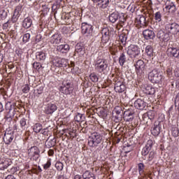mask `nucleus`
Returning a JSON list of instances; mask_svg holds the SVG:
<instances>
[{"mask_svg":"<svg viewBox=\"0 0 179 179\" xmlns=\"http://www.w3.org/2000/svg\"><path fill=\"white\" fill-rule=\"evenodd\" d=\"M155 145V141L150 139L147 141L145 147H143L141 155L143 160L146 162H152L156 156V152L153 150V145Z\"/></svg>","mask_w":179,"mask_h":179,"instance_id":"1","label":"nucleus"},{"mask_svg":"<svg viewBox=\"0 0 179 179\" xmlns=\"http://www.w3.org/2000/svg\"><path fill=\"white\" fill-rule=\"evenodd\" d=\"M148 79L152 83H159L160 85L166 83V79L163 76V72L157 69H154L148 74Z\"/></svg>","mask_w":179,"mask_h":179,"instance_id":"2","label":"nucleus"},{"mask_svg":"<svg viewBox=\"0 0 179 179\" xmlns=\"http://www.w3.org/2000/svg\"><path fill=\"white\" fill-rule=\"evenodd\" d=\"M103 141V136L100 133H92L88 138V145L90 148H96Z\"/></svg>","mask_w":179,"mask_h":179,"instance_id":"3","label":"nucleus"},{"mask_svg":"<svg viewBox=\"0 0 179 179\" xmlns=\"http://www.w3.org/2000/svg\"><path fill=\"white\" fill-rule=\"evenodd\" d=\"M59 90L63 94H71L73 92V84L70 80H64L59 87Z\"/></svg>","mask_w":179,"mask_h":179,"instance_id":"4","label":"nucleus"},{"mask_svg":"<svg viewBox=\"0 0 179 179\" xmlns=\"http://www.w3.org/2000/svg\"><path fill=\"white\" fill-rule=\"evenodd\" d=\"M27 155L31 162H37L40 158V148L37 146H32L28 149Z\"/></svg>","mask_w":179,"mask_h":179,"instance_id":"5","label":"nucleus"},{"mask_svg":"<svg viewBox=\"0 0 179 179\" xmlns=\"http://www.w3.org/2000/svg\"><path fill=\"white\" fill-rule=\"evenodd\" d=\"M127 55L134 61L141 55V48L138 45H130L127 49Z\"/></svg>","mask_w":179,"mask_h":179,"instance_id":"6","label":"nucleus"},{"mask_svg":"<svg viewBox=\"0 0 179 179\" xmlns=\"http://www.w3.org/2000/svg\"><path fill=\"white\" fill-rule=\"evenodd\" d=\"M14 108H15V106L12 105V102L8 101L6 103V114L4 118L5 120H6V121H8V122H10V121L13 120V117H15Z\"/></svg>","mask_w":179,"mask_h":179,"instance_id":"7","label":"nucleus"},{"mask_svg":"<svg viewBox=\"0 0 179 179\" xmlns=\"http://www.w3.org/2000/svg\"><path fill=\"white\" fill-rule=\"evenodd\" d=\"M108 68V63L106 59H99L96 60L95 63V69L99 73H103L105 71H107Z\"/></svg>","mask_w":179,"mask_h":179,"instance_id":"8","label":"nucleus"},{"mask_svg":"<svg viewBox=\"0 0 179 179\" xmlns=\"http://www.w3.org/2000/svg\"><path fill=\"white\" fill-rule=\"evenodd\" d=\"M165 29L169 34L176 36L179 33V24L177 22L169 23L165 25Z\"/></svg>","mask_w":179,"mask_h":179,"instance_id":"9","label":"nucleus"},{"mask_svg":"<svg viewBox=\"0 0 179 179\" xmlns=\"http://www.w3.org/2000/svg\"><path fill=\"white\" fill-rule=\"evenodd\" d=\"M52 64L57 68H66V66H69V60L65 58L55 57L52 60Z\"/></svg>","mask_w":179,"mask_h":179,"instance_id":"10","label":"nucleus"},{"mask_svg":"<svg viewBox=\"0 0 179 179\" xmlns=\"http://www.w3.org/2000/svg\"><path fill=\"white\" fill-rule=\"evenodd\" d=\"M134 66L138 76H143V75H145V66H146V64L143 60L138 59L134 64Z\"/></svg>","mask_w":179,"mask_h":179,"instance_id":"11","label":"nucleus"},{"mask_svg":"<svg viewBox=\"0 0 179 179\" xmlns=\"http://www.w3.org/2000/svg\"><path fill=\"white\" fill-rule=\"evenodd\" d=\"M15 138V132L12 130L6 131L3 136V142L6 145H10Z\"/></svg>","mask_w":179,"mask_h":179,"instance_id":"12","label":"nucleus"},{"mask_svg":"<svg viewBox=\"0 0 179 179\" xmlns=\"http://www.w3.org/2000/svg\"><path fill=\"white\" fill-rule=\"evenodd\" d=\"M110 28L107 27L102 28L101 31V34L102 35L101 43H103V44H106V43H108V41H110Z\"/></svg>","mask_w":179,"mask_h":179,"instance_id":"13","label":"nucleus"},{"mask_svg":"<svg viewBox=\"0 0 179 179\" xmlns=\"http://www.w3.org/2000/svg\"><path fill=\"white\" fill-rule=\"evenodd\" d=\"M81 31L83 34H87V36H92L93 33V27L87 22H83L81 26Z\"/></svg>","mask_w":179,"mask_h":179,"instance_id":"14","label":"nucleus"},{"mask_svg":"<svg viewBox=\"0 0 179 179\" xmlns=\"http://www.w3.org/2000/svg\"><path fill=\"white\" fill-rule=\"evenodd\" d=\"M162 129V123L159 121L155 122L151 128V134L153 136H159Z\"/></svg>","mask_w":179,"mask_h":179,"instance_id":"15","label":"nucleus"},{"mask_svg":"<svg viewBox=\"0 0 179 179\" xmlns=\"http://www.w3.org/2000/svg\"><path fill=\"white\" fill-rule=\"evenodd\" d=\"M51 44H61L64 43V39H62V36L59 33H55L50 38Z\"/></svg>","mask_w":179,"mask_h":179,"instance_id":"16","label":"nucleus"},{"mask_svg":"<svg viewBox=\"0 0 179 179\" xmlns=\"http://www.w3.org/2000/svg\"><path fill=\"white\" fill-rule=\"evenodd\" d=\"M157 37L161 41L166 43V41H169V40H170V34H169V32H164V31L161 29L158 31Z\"/></svg>","mask_w":179,"mask_h":179,"instance_id":"17","label":"nucleus"},{"mask_svg":"<svg viewBox=\"0 0 179 179\" xmlns=\"http://www.w3.org/2000/svg\"><path fill=\"white\" fill-rule=\"evenodd\" d=\"M143 36L145 40H155L156 37L155 31L152 29H145L144 31H143Z\"/></svg>","mask_w":179,"mask_h":179,"instance_id":"18","label":"nucleus"},{"mask_svg":"<svg viewBox=\"0 0 179 179\" xmlns=\"http://www.w3.org/2000/svg\"><path fill=\"white\" fill-rule=\"evenodd\" d=\"M114 89L116 93H124V92L127 90V87L124 85V83L115 81Z\"/></svg>","mask_w":179,"mask_h":179,"instance_id":"19","label":"nucleus"},{"mask_svg":"<svg viewBox=\"0 0 179 179\" xmlns=\"http://www.w3.org/2000/svg\"><path fill=\"white\" fill-rule=\"evenodd\" d=\"M94 3H96L99 9H106L110 3V0H92Z\"/></svg>","mask_w":179,"mask_h":179,"instance_id":"20","label":"nucleus"},{"mask_svg":"<svg viewBox=\"0 0 179 179\" xmlns=\"http://www.w3.org/2000/svg\"><path fill=\"white\" fill-rule=\"evenodd\" d=\"M75 48L74 55L78 54L79 57H83V54H85V45L82 43H78Z\"/></svg>","mask_w":179,"mask_h":179,"instance_id":"21","label":"nucleus"},{"mask_svg":"<svg viewBox=\"0 0 179 179\" xmlns=\"http://www.w3.org/2000/svg\"><path fill=\"white\" fill-rule=\"evenodd\" d=\"M134 106L137 110H145L148 107V103L143 99H138L134 101Z\"/></svg>","mask_w":179,"mask_h":179,"instance_id":"22","label":"nucleus"},{"mask_svg":"<svg viewBox=\"0 0 179 179\" xmlns=\"http://www.w3.org/2000/svg\"><path fill=\"white\" fill-rule=\"evenodd\" d=\"M57 108L58 107L57 106V105H55V103H49L45 108L44 113L45 114L48 115L53 114L54 113H55V111H57Z\"/></svg>","mask_w":179,"mask_h":179,"instance_id":"23","label":"nucleus"},{"mask_svg":"<svg viewBox=\"0 0 179 179\" xmlns=\"http://www.w3.org/2000/svg\"><path fill=\"white\" fill-rule=\"evenodd\" d=\"M134 110L131 109H128L124 112L123 118L126 122H131L134 120Z\"/></svg>","mask_w":179,"mask_h":179,"instance_id":"24","label":"nucleus"},{"mask_svg":"<svg viewBox=\"0 0 179 179\" xmlns=\"http://www.w3.org/2000/svg\"><path fill=\"white\" fill-rule=\"evenodd\" d=\"M12 159L6 158L0 161V170H6L9 166H12Z\"/></svg>","mask_w":179,"mask_h":179,"instance_id":"25","label":"nucleus"},{"mask_svg":"<svg viewBox=\"0 0 179 179\" xmlns=\"http://www.w3.org/2000/svg\"><path fill=\"white\" fill-rule=\"evenodd\" d=\"M165 9L167 11L171 12V13H174L176 12V4L173 1H167L165 3Z\"/></svg>","mask_w":179,"mask_h":179,"instance_id":"26","label":"nucleus"},{"mask_svg":"<svg viewBox=\"0 0 179 179\" xmlns=\"http://www.w3.org/2000/svg\"><path fill=\"white\" fill-rule=\"evenodd\" d=\"M168 54L170 57H174V58H177L179 59V50L176 48H169L168 49Z\"/></svg>","mask_w":179,"mask_h":179,"instance_id":"27","label":"nucleus"},{"mask_svg":"<svg viewBox=\"0 0 179 179\" xmlns=\"http://www.w3.org/2000/svg\"><path fill=\"white\" fill-rule=\"evenodd\" d=\"M57 145V140H55V138L50 139V137L45 141V146L48 149H50L51 148H54V146Z\"/></svg>","mask_w":179,"mask_h":179,"instance_id":"28","label":"nucleus"},{"mask_svg":"<svg viewBox=\"0 0 179 179\" xmlns=\"http://www.w3.org/2000/svg\"><path fill=\"white\" fill-rule=\"evenodd\" d=\"M31 24H33V20H31L30 17L24 18L22 21V27H24V29H30Z\"/></svg>","mask_w":179,"mask_h":179,"instance_id":"29","label":"nucleus"},{"mask_svg":"<svg viewBox=\"0 0 179 179\" xmlns=\"http://www.w3.org/2000/svg\"><path fill=\"white\" fill-rule=\"evenodd\" d=\"M57 51L59 52H62V54H66L70 50L69 45L64 44V45H59L57 47Z\"/></svg>","mask_w":179,"mask_h":179,"instance_id":"30","label":"nucleus"},{"mask_svg":"<svg viewBox=\"0 0 179 179\" xmlns=\"http://www.w3.org/2000/svg\"><path fill=\"white\" fill-rule=\"evenodd\" d=\"M43 125L40 123H36L34 125L33 130L36 134H38V132H41V134H45V129H43Z\"/></svg>","mask_w":179,"mask_h":179,"instance_id":"31","label":"nucleus"},{"mask_svg":"<svg viewBox=\"0 0 179 179\" xmlns=\"http://www.w3.org/2000/svg\"><path fill=\"white\" fill-rule=\"evenodd\" d=\"M118 19H120V13H118V12L112 13L109 15V21L111 23H115V22H117V20H118Z\"/></svg>","mask_w":179,"mask_h":179,"instance_id":"32","label":"nucleus"},{"mask_svg":"<svg viewBox=\"0 0 179 179\" xmlns=\"http://www.w3.org/2000/svg\"><path fill=\"white\" fill-rule=\"evenodd\" d=\"M36 58L38 61H45V58H47V55H45V52L43 51L37 52L36 53Z\"/></svg>","mask_w":179,"mask_h":179,"instance_id":"33","label":"nucleus"},{"mask_svg":"<svg viewBox=\"0 0 179 179\" xmlns=\"http://www.w3.org/2000/svg\"><path fill=\"white\" fill-rule=\"evenodd\" d=\"M83 179H96V176L90 171H86L83 174Z\"/></svg>","mask_w":179,"mask_h":179,"instance_id":"34","label":"nucleus"},{"mask_svg":"<svg viewBox=\"0 0 179 179\" xmlns=\"http://www.w3.org/2000/svg\"><path fill=\"white\" fill-rule=\"evenodd\" d=\"M125 62H127V55L125 53L122 52L119 57V64L120 66H124V64H125Z\"/></svg>","mask_w":179,"mask_h":179,"instance_id":"35","label":"nucleus"},{"mask_svg":"<svg viewBox=\"0 0 179 179\" xmlns=\"http://www.w3.org/2000/svg\"><path fill=\"white\" fill-rule=\"evenodd\" d=\"M145 94H155L156 93V89L151 86H147L145 89Z\"/></svg>","mask_w":179,"mask_h":179,"instance_id":"36","label":"nucleus"},{"mask_svg":"<svg viewBox=\"0 0 179 179\" xmlns=\"http://www.w3.org/2000/svg\"><path fill=\"white\" fill-rule=\"evenodd\" d=\"M145 52L147 54V55L148 57H150V58H152V57H153V47L152 45H147L145 47Z\"/></svg>","mask_w":179,"mask_h":179,"instance_id":"37","label":"nucleus"},{"mask_svg":"<svg viewBox=\"0 0 179 179\" xmlns=\"http://www.w3.org/2000/svg\"><path fill=\"white\" fill-rule=\"evenodd\" d=\"M20 125L21 129H22V131H24V129L27 128V120H26V118L24 117L22 118L20 120Z\"/></svg>","mask_w":179,"mask_h":179,"instance_id":"38","label":"nucleus"},{"mask_svg":"<svg viewBox=\"0 0 179 179\" xmlns=\"http://www.w3.org/2000/svg\"><path fill=\"white\" fill-rule=\"evenodd\" d=\"M127 34H122L119 36V41L122 44V45H125L127 44Z\"/></svg>","mask_w":179,"mask_h":179,"instance_id":"39","label":"nucleus"},{"mask_svg":"<svg viewBox=\"0 0 179 179\" xmlns=\"http://www.w3.org/2000/svg\"><path fill=\"white\" fill-rule=\"evenodd\" d=\"M138 24H141V26H146L148 24V22H146V17L143 15H139L138 19Z\"/></svg>","mask_w":179,"mask_h":179,"instance_id":"40","label":"nucleus"},{"mask_svg":"<svg viewBox=\"0 0 179 179\" xmlns=\"http://www.w3.org/2000/svg\"><path fill=\"white\" fill-rule=\"evenodd\" d=\"M75 121L77 122H82V121L85 120V117L83 114L78 113L75 117H74Z\"/></svg>","mask_w":179,"mask_h":179,"instance_id":"41","label":"nucleus"},{"mask_svg":"<svg viewBox=\"0 0 179 179\" xmlns=\"http://www.w3.org/2000/svg\"><path fill=\"white\" fill-rule=\"evenodd\" d=\"M55 167L57 170V171H62V170H64V164L58 161L56 162Z\"/></svg>","mask_w":179,"mask_h":179,"instance_id":"42","label":"nucleus"},{"mask_svg":"<svg viewBox=\"0 0 179 179\" xmlns=\"http://www.w3.org/2000/svg\"><path fill=\"white\" fill-rule=\"evenodd\" d=\"M32 66H33L34 69H35V71H37L38 72H40V69H41V68H43V66L38 62H34Z\"/></svg>","mask_w":179,"mask_h":179,"instance_id":"43","label":"nucleus"},{"mask_svg":"<svg viewBox=\"0 0 179 179\" xmlns=\"http://www.w3.org/2000/svg\"><path fill=\"white\" fill-rule=\"evenodd\" d=\"M145 114H147V116L148 117V120H150V122H152V120H155V111L149 110L147 113H145Z\"/></svg>","mask_w":179,"mask_h":179,"instance_id":"44","label":"nucleus"},{"mask_svg":"<svg viewBox=\"0 0 179 179\" xmlns=\"http://www.w3.org/2000/svg\"><path fill=\"white\" fill-rule=\"evenodd\" d=\"M90 79L94 83H96V82H99V77L96 76V73H92L90 75Z\"/></svg>","mask_w":179,"mask_h":179,"instance_id":"45","label":"nucleus"},{"mask_svg":"<svg viewBox=\"0 0 179 179\" xmlns=\"http://www.w3.org/2000/svg\"><path fill=\"white\" fill-rule=\"evenodd\" d=\"M142 118H143V124H146L147 125H149V124H150L151 122H150V119H149V117H148V116L146 113H144L143 115Z\"/></svg>","mask_w":179,"mask_h":179,"instance_id":"46","label":"nucleus"},{"mask_svg":"<svg viewBox=\"0 0 179 179\" xmlns=\"http://www.w3.org/2000/svg\"><path fill=\"white\" fill-rule=\"evenodd\" d=\"M139 174L142 176L145 171V164L143 163H139L138 164Z\"/></svg>","mask_w":179,"mask_h":179,"instance_id":"47","label":"nucleus"},{"mask_svg":"<svg viewBox=\"0 0 179 179\" xmlns=\"http://www.w3.org/2000/svg\"><path fill=\"white\" fill-rule=\"evenodd\" d=\"M155 20L157 22H162V13L158 11L155 14Z\"/></svg>","mask_w":179,"mask_h":179,"instance_id":"48","label":"nucleus"},{"mask_svg":"<svg viewBox=\"0 0 179 179\" xmlns=\"http://www.w3.org/2000/svg\"><path fill=\"white\" fill-rule=\"evenodd\" d=\"M171 132H172L173 136H174L175 138H177V136H178V134H179L178 128L172 127Z\"/></svg>","mask_w":179,"mask_h":179,"instance_id":"49","label":"nucleus"},{"mask_svg":"<svg viewBox=\"0 0 179 179\" xmlns=\"http://www.w3.org/2000/svg\"><path fill=\"white\" fill-rule=\"evenodd\" d=\"M20 10H22V6H16L13 15L19 17V13Z\"/></svg>","mask_w":179,"mask_h":179,"instance_id":"50","label":"nucleus"},{"mask_svg":"<svg viewBox=\"0 0 179 179\" xmlns=\"http://www.w3.org/2000/svg\"><path fill=\"white\" fill-rule=\"evenodd\" d=\"M30 40V34L27 33L23 36L22 41L26 43H29V41Z\"/></svg>","mask_w":179,"mask_h":179,"instance_id":"51","label":"nucleus"},{"mask_svg":"<svg viewBox=\"0 0 179 179\" xmlns=\"http://www.w3.org/2000/svg\"><path fill=\"white\" fill-rule=\"evenodd\" d=\"M22 89L24 93H29V92H30V87L29 86V84L24 85L22 87Z\"/></svg>","mask_w":179,"mask_h":179,"instance_id":"52","label":"nucleus"},{"mask_svg":"<svg viewBox=\"0 0 179 179\" xmlns=\"http://www.w3.org/2000/svg\"><path fill=\"white\" fill-rule=\"evenodd\" d=\"M175 107L179 110V93L176 95L175 99Z\"/></svg>","mask_w":179,"mask_h":179,"instance_id":"53","label":"nucleus"},{"mask_svg":"<svg viewBox=\"0 0 179 179\" xmlns=\"http://www.w3.org/2000/svg\"><path fill=\"white\" fill-rule=\"evenodd\" d=\"M59 6H60L59 3H58V2L55 3L52 6V10L56 13L57 10L59 9Z\"/></svg>","mask_w":179,"mask_h":179,"instance_id":"54","label":"nucleus"},{"mask_svg":"<svg viewBox=\"0 0 179 179\" xmlns=\"http://www.w3.org/2000/svg\"><path fill=\"white\" fill-rule=\"evenodd\" d=\"M110 53L112 54V55H116L117 52L118 50H117V47L115 45V46L110 48Z\"/></svg>","mask_w":179,"mask_h":179,"instance_id":"55","label":"nucleus"},{"mask_svg":"<svg viewBox=\"0 0 179 179\" xmlns=\"http://www.w3.org/2000/svg\"><path fill=\"white\" fill-rule=\"evenodd\" d=\"M17 167L16 166H13L11 169H8V172L10 173V174H15L17 171Z\"/></svg>","mask_w":179,"mask_h":179,"instance_id":"56","label":"nucleus"},{"mask_svg":"<svg viewBox=\"0 0 179 179\" xmlns=\"http://www.w3.org/2000/svg\"><path fill=\"white\" fill-rule=\"evenodd\" d=\"M119 23L120 24H124L125 22H127V19H125V17L122 15V17H119Z\"/></svg>","mask_w":179,"mask_h":179,"instance_id":"57","label":"nucleus"},{"mask_svg":"<svg viewBox=\"0 0 179 179\" xmlns=\"http://www.w3.org/2000/svg\"><path fill=\"white\" fill-rule=\"evenodd\" d=\"M166 75L169 78H171V75H173V68H168L166 69Z\"/></svg>","mask_w":179,"mask_h":179,"instance_id":"58","label":"nucleus"},{"mask_svg":"<svg viewBox=\"0 0 179 179\" xmlns=\"http://www.w3.org/2000/svg\"><path fill=\"white\" fill-rule=\"evenodd\" d=\"M50 167H51V161L48 160L47 163L44 164L43 169L47 170L48 169H50Z\"/></svg>","mask_w":179,"mask_h":179,"instance_id":"59","label":"nucleus"},{"mask_svg":"<svg viewBox=\"0 0 179 179\" xmlns=\"http://www.w3.org/2000/svg\"><path fill=\"white\" fill-rule=\"evenodd\" d=\"M43 90H44V87L43 86L38 87L36 89V92H37L38 94H42Z\"/></svg>","mask_w":179,"mask_h":179,"instance_id":"60","label":"nucleus"},{"mask_svg":"<svg viewBox=\"0 0 179 179\" xmlns=\"http://www.w3.org/2000/svg\"><path fill=\"white\" fill-rule=\"evenodd\" d=\"M19 19V17L17 15H13L12 17V22L13 23H16L17 22V20Z\"/></svg>","mask_w":179,"mask_h":179,"instance_id":"61","label":"nucleus"},{"mask_svg":"<svg viewBox=\"0 0 179 179\" xmlns=\"http://www.w3.org/2000/svg\"><path fill=\"white\" fill-rule=\"evenodd\" d=\"M57 179H68L65 174H60L57 176Z\"/></svg>","mask_w":179,"mask_h":179,"instance_id":"62","label":"nucleus"},{"mask_svg":"<svg viewBox=\"0 0 179 179\" xmlns=\"http://www.w3.org/2000/svg\"><path fill=\"white\" fill-rule=\"evenodd\" d=\"M48 156H54V150L50 149L48 152Z\"/></svg>","mask_w":179,"mask_h":179,"instance_id":"63","label":"nucleus"},{"mask_svg":"<svg viewBox=\"0 0 179 179\" xmlns=\"http://www.w3.org/2000/svg\"><path fill=\"white\" fill-rule=\"evenodd\" d=\"M5 179H16L13 175H8L6 177Z\"/></svg>","mask_w":179,"mask_h":179,"instance_id":"64","label":"nucleus"}]
</instances>
